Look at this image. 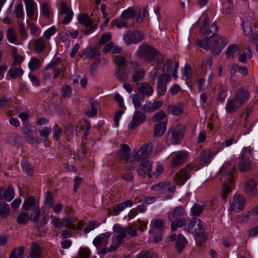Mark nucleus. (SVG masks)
<instances>
[{"instance_id":"1","label":"nucleus","mask_w":258,"mask_h":258,"mask_svg":"<svg viewBox=\"0 0 258 258\" xmlns=\"http://www.w3.org/2000/svg\"><path fill=\"white\" fill-rule=\"evenodd\" d=\"M235 170L232 162H228L221 167L220 172L225 176L223 178V184L222 187V198L226 200L228 195L231 191V188L233 182V175Z\"/></svg>"},{"instance_id":"2","label":"nucleus","mask_w":258,"mask_h":258,"mask_svg":"<svg viewBox=\"0 0 258 258\" xmlns=\"http://www.w3.org/2000/svg\"><path fill=\"white\" fill-rule=\"evenodd\" d=\"M184 229L187 232L193 234L196 240L198 242H203L206 241L204 226L199 219L194 218L189 221Z\"/></svg>"},{"instance_id":"3","label":"nucleus","mask_w":258,"mask_h":258,"mask_svg":"<svg viewBox=\"0 0 258 258\" xmlns=\"http://www.w3.org/2000/svg\"><path fill=\"white\" fill-rule=\"evenodd\" d=\"M185 211L181 206L176 207L173 212L168 213V220L171 223V229L175 231L177 227H181L185 223Z\"/></svg>"},{"instance_id":"4","label":"nucleus","mask_w":258,"mask_h":258,"mask_svg":"<svg viewBox=\"0 0 258 258\" xmlns=\"http://www.w3.org/2000/svg\"><path fill=\"white\" fill-rule=\"evenodd\" d=\"M184 133V126L182 124H177L168 131L166 135V141L172 144H180Z\"/></svg>"},{"instance_id":"5","label":"nucleus","mask_w":258,"mask_h":258,"mask_svg":"<svg viewBox=\"0 0 258 258\" xmlns=\"http://www.w3.org/2000/svg\"><path fill=\"white\" fill-rule=\"evenodd\" d=\"M138 54L146 61L152 62L158 57L160 52L148 44H143L139 47Z\"/></svg>"},{"instance_id":"6","label":"nucleus","mask_w":258,"mask_h":258,"mask_svg":"<svg viewBox=\"0 0 258 258\" xmlns=\"http://www.w3.org/2000/svg\"><path fill=\"white\" fill-rule=\"evenodd\" d=\"M144 38V35L138 31H126L123 35V40L127 45L137 43Z\"/></svg>"},{"instance_id":"7","label":"nucleus","mask_w":258,"mask_h":258,"mask_svg":"<svg viewBox=\"0 0 258 258\" xmlns=\"http://www.w3.org/2000/svg\"><path fill=\"white\" fill-rule=\"evenodd\" d=\"M235 163L237 164V168L240 172H249L252 169L250 160L245 156L244 152L236 159Z\"/></svg>"},{"instance_id":"8","label":"nucleus","mask_w":258,"mask_h":258,"mask_svg":"<svg viewBox=\"0 0 258 258\" xmlns=\"http://www.w3.org/2000/svg\"><path fill=\"white\" fill-rule=\"evenodd\" d=\"M152 150V147L150 144L144 145L138 151H134L132 152V161H138L140 159H144L148 156Z\"/></svg>"},{"instance_id":"9","label":"nucleus","mask_w":258,"mask_h":258,"mask_svg":"<svg viewBox=\"0 0 258 258\" xmlns=\"http://www.w3.org/2000/svg\"><path fill=\"white\" fill-rule=\"evenodd\" d=\"M209 20L208 17H205L204 19L202 26L200 28L201 32L205 35H209L211 34L214 36L218 31V28L216 22L212 24L211 26L208 28Z\"/></svg>"},{"instance_id":"10","label":"nucleus","mask_w":258,"mask_h":258,"mask_svg":"<svg viewBox=\"0 0 258 258\" xmlns=\"http://www.w3.org/2000/svg\"><path fill=\"white\" fill-rule=\"evenodd\" d=\"M191 168L189 166H186L185 168L176 173L174 180L177 184H183L186 180L190 176Z\"/></svg>"},{"instance_id":"11","label":"nucleus","mask_w":258,"mask_h":258,"mask_svg":"<svg viewBox=\"0 0 258 258\" xmlns=\"http://www.w3.org/2000/svg\"><path fill=\"white\" fill-rule=\"evenodd\" d=\"M136 88L138 90V93L142 95V101L144 99L145 97H150L153 94V88L150 84L146 82L137 84Z\"/></svg>"},{"instance_id":"12","label":"nucleus","mask_w":258,"mask_h":258,"mask_svg":"<svg viewBox=\"0 0 258 258\" xmlns=\"http://www.w3.org/2000/svg\"><path fill=\"white\" fill-rule=\"evenodd\" d=\"M146 116L142 112L136 111L135 112L132 120L128 124L129 129L133 130L140 124L143 123L146 120Z\"/></svg>"},{"instance_id":"13","label":"nucleus","mask_w":258,"mask_h":258,"mask_svg":"<svg viewBox=\"0 0 258 258\" xmlns=\"http://www.w3.org/2000/svg\"><path fill=\"white\" fill-rule=\"evenodd\" d=\"M249 98V93L248 91L240 88L237 90L233 99L242 107L248 100Z\"/></svg>"},{"instance_id":"14","label":"nucleus","mask_w":258,"mask_h":258,"mask_svg":"<svg viewBox=\"0 0 258 258\" xmlns=\"http://www.w3.org/2000/svg\"><path fill=\"white\" fill-rule=\"evenodd\" d=\"M23 136L26 141L32 145H38L40 143L39 138H34L32 135L31 126L30 124L26 125L22 129Z\"/></svg>"},{"instance_id":"15","label":"nucleus","mask_w":258,"mask_h":258,"mask_svg":"<svg viewBox=\"0 0 258 258\" xmlns=\"http://www.w3.org/2000/svg\"><path fill=\"white\" fill-rule=\"evenodd\" d=\"M245 205L243 197L241 195H235L231 204L230 209L232 211L238 212L241 211Z\"/></svg>"},{"instance_id":"16","label":"nucleus","mask_w":258,"mask_h":258,"mask_svg":"<svg viewBox=\"0 0 258 258\" xmlns=\"http://www.w3.org/2000/svg\"><path fill=\"white\" fill-rule=\"evenodd\" d=\"M110 235V232L100 234L93 240V244L97 247L105 246L108 243Z\"/></svg>"},{"instance_id":"17","label":"nucleus","mask_w":258,"mask_h":258,"mask_svg":"<svg viewBox=\"0 0 258 258\" xmlns=\"http://www.w3.org/2000/svg\"><path fill=\"white\" fill-rule=\"evenodd\" d=\"M215 154L211 150H203L200 155V163L203 165L208 164Z\"/></svg>"},{"instance_id":"18","label":"nucleus","mask_w":258,"mask_h":258,"mask_svg":"<svg viewBox=\"0 0 258 258\" xmlns=\"http://www.w3.org/2000/svg\"><path fill=\"white\" fill-rule=\"evenodd\" d=\"M257 182L254 179L249 178L245 183V191L250 196H253L257 192Z\"/></svg>"},{"instance_id":"19","label":"nucleus","mask_w":258,"mask_h":258,"mask_svg":"<svg viewBox=\"0 0 258 258\" xmlns=\"http://www.w3.org/2000/svg\"><path fill=\"white\" fill-rule=\"evenodd\" d=\"M187 157L188 155L186 152L180 151L174 158L172 163V166H178L185 163L187 160Z\"/></svg>"},{"instance_id":"20","label":"nucleus","mask_w":258,"mask_h":258,"mask_svg":"<svg viewBox=\"0 0 258 258\" xmlns=\"http://www.w3.org/2000/svg\"><path fill=\"white\" fill-rule=\"evenodd\" d=\"M162 105L163 101H157L153 103L149 102L145 104L142 108V109L145 112H153L160 108Z\"/></svg>"},{"instance_id":"21","label":"nucleus","mask_w":258,"mask_h":258,"mask_svg":"<svg viewBox=\"0 0 258 258\" xmlns=\"http://www.w3.org/2000/svg\"><path fill=\"white\" fill-rule=\"evenodd\" d=\"M152 165V163L146 160H142L139 165L137 169V173L139 175L143 176L145 175L147 173L149 175V170Z\"/></svg>"},{"instance_id":"22","label":"nucleus","mask_w":258,"mask_h":258,"mask_svg":"<svg viewBox=\"0 0 258 258\" xmlns=\"http://www.w3.org/2000/svg\"><path fill=\"white\" fill-rule=\"evenodd\" d=\"M240 105L233 99V98L228 99L225 105V110L227 113H233L241 108Z\"/></svg>"},{"instance_id":"23","label":"nucleus","mask_w":258,"mask_h":258,"mask_svg":"<svg viewBox=\"0 0 258 258\" xmlns=\"http://www.w3.org/2000/svg\"><path fill=\"white\" fill-rule=\"evenodd\" d=\"M164 224V221L161 219L152 220L151 222V229L149 233L154 235L156 233V229L158 230L159 232H161Z\"/></svg>"},{"instance_id":"24","label":"nucleus","mask_w":258,"mask_h":258,"mask_svg":"<svg viewBox=\"0 0 258 258\" xmlns=\"http://www.w3.org/2000/svg\"><path fill=\"white\" fill-rule=\"evenodd\" d=\"M167 127V121H160L154 126V137H160L163 135L166 131Z\"/></svg>"},{"instance_id":"25","label":"nucleus","mask_w":258,"mask_h":258,"mask_svg":"<svg viewBox=\"0 0 258 258\" xmlns=\"http://www.w3.org/2000/svg\"><path fill=\"white\" fill-rule=\"evenodd\" d=\"M121 154L120 157L124 159L125 163H134L135 161H132V155L130 156V148L126 144H122L121 149L119 151Z\"/></svg>"},{"instance_id":"26","label":"nucleus","mask_w":258,"mask_h":258,"mask_svg":"<svg viewBox=\"0 0 258 258\" xmlns=\"http://www.w3.org/2000/svg\"><path fill=\"white\" fill-rule=\"evenodd\" d=\"M40 11L42 16L45 18L50 19L52 17L53 12L49 3H42L40 6Z\"/></svg>"},{"instance_id":"27","label":"nucleus","mask_w":258,"mask_h":258,"mask_svg":"<svg viewBox=\"0 0 258 258\" xmlns=\"http://www.w3.org/2000/svg\"><path fill=\"white\" fill-rule=\"evenodd\" d=\"M163 171V168L161 164L157 163L154 167L152 164L149 172V177L150 178L157 177L162 173Z\"/></svg>"},{"instance_id":"28","label":"nucleus","mask_w":258,"mask_h":258,"mask_svg":"<svg viewBox=\"0 0 258 258\" xmlns=\"http://www.w3.org/2000/svg\"><path fill=\"white\" fill-rule=\"evenodd\" d=\"M175 243V248L177 249L178 252L180 253L182 251L185 246L187 243V241L183 235L181 234H179Z\"/></svg>"},{"instance_id":"29","label":"nucleus","mask_w":258,"mask_h":258,"mask_svg":"<svg viewBox=\"0 0 258 258\" xmlns=\"http://www.w3.org/2000/svg\"><path fill=\"white\" fill-rule=\"evenodd\" d=\"M217 90V99L220 102H222L226 97L227 87L222 84H219L216 87Z\"/></svg>"},{"instance_id":"30","label":"nucleus","mask_w":258,"mask_h":258,"mask_svg":"<svg viewBox=\"0 0 258 258\" xmlns=\"http://www.w3.org/2000/svg\"><path fill=\"white\" fill-rule=\"evenodd\" d=\"M36 206H38L37 202H36L35 198L31 196L28 197L25 200L23 203V208L24 209V210L28 211L30 208H34Z\"/></svg>"},{"instance_id":"31","label":"nucleus","mask_w":258,"mask_h":258,"mask_svg":"<svg viewBox=\"0 0 258 258\" xmlns=\"http://www.w3.org/2000/svg\"><path fill=\"white\" fill-rule=\"evenodd\" d=\"M23 73L24 72L20 67H11L9 70L10 77L13 79L21 78Z\"/></svg>"},{"instance_id":"32","label":"nucleus","mask_w":258,"mask_h":258,"mask_svg":"<svg viewBox=\"0 0 258 258\" xmlns=\"http://www.w3.org/2000/svg\"><path fill=\"white\" fill-rule=\"evenodd\" d=\"M26 10L28 17L31 18L34 15L35 3L33 0H25Z\"/></svg>"},{"instance_id":"33","label":"nucleus","mask_w":258,"mask_h":258,"mask_svg":"<svg viewBox=\"0 0 258 258\" xmlns=\"http://www.w3.org/2000/svg\"><path fill=\"white\" fill-rule=\"evenodd\" d=\"M121 50L120 47L112 43L105 45L103 49L104 52H112L113 53H120Z\"/></svg>"},{"instance_id":"34","label":"nucleus","mask_w":258,"mask_h":258,"mask_svg":"<svg viewBox=\"0 0 258 258\" xmlns=\"http://www.w3.org/2000/svg\"><path fill=\"white\" fill-rule=\"evenodd\" d=\"M62 221L63 222H64L63 226L66 228L72 230H75L76 228V225L74 224L76 221V219L74 217L69 216L63 218Z\"/></svg>"},{"instance_id":"35","label":"nucleus","mask_w":258,"mask_h":258,"mask_svg":"<svg viewBox=\"0 0 258 258\" xmlns=\"http://www.w3.org/2000/svg\"><path fill=\"white\" fill-rule=\"evenodd\" d=\"M90 108L87 112V115L89 117H93L97 114L98 108V104L96 101L91 99L89 102Z\"/></svg>"},{"instance_id":"36","label":"nucleus","mask_w":258,"mask_h":258,"mask_svg":"<svg viewBox=\"0 0 258 258\" xmlns=\"http://www.w3.org/2000/svg\"><path fill=\"white\" fill-rule=\"evenodd\" d=\"M24 252L23 246L16 247L11 251L10 258H22Z\"/></svg>"},{"instance_id":"37","label":"nucleus","mask_w":258,"mask_h":258,"mask_svg":"<svg viewBox=\"0 0 258 258\" xmlns=\"http://www.w3.org/2000/svg\"><path fill=\"white\" fill-rule=\"evenodd\" d=\"M10 213L9 205L4 202H0V215L3 218L7 217Z\"/></svg>"},{"instance_id":"38","label":"nucleus","mask_w":258,"mask_h":258,"mask_svg":"<svg viewBox=\"0 0 258 258\" xmlns=\"http://www.w3.org/2000/svg\"><path fill=\"white\" fill-rule=\"evenodd\" d=\"M158 186L159 187V189L164 191L173 192L175 189V186L174 184H171L169 182L160 183L159 184Z\"/></svg>"},{"instance_id":"39","label":"nucleus","mask_w":258,"mask_h":258,"mask_svg":"<svg viewBox=\"0 0 258 258\" xmlns=\"http://www.w3.org/2000/svg\"><path fill=\"white\" fill-rule=\"evenodd\" d=\"M145 71L143 70H138L133 75L132 80L136 84H140L139 81H142L145 77Z\"/></svg>"},{"instance_id":"40","label":"nucleus","mask_w":258,"mask_h":258,"mask_svg":"<svg viewBox=\"0 0 258 258\" xmlns=\"http://www.w3.org/2000/svg\"><path fill=\"white\" fill-rule=\"evenodd\" d=\"M31 255L33 258H38L41 254L40 246L35 243L32 244L30 249Z\"/></svg>"},{"instance_id":"41","label":"nucleus","mask_w":258,"mask_h":258,"mask_svg":"<svg viewBox=\"0 0 258 258\" xmlns=\"http://www.w3.org/2000/svg\"><path fill=\"white\" fill-rule=\"evenodd\" d=\"M205 208L204 205L195 204L191 208V212L193 216H199L202 213Z\"/></svg>"},{"instance_id":"42","label":"nucleus","mask_w":258,"mask_h":258,"mask_svg":"<svg viewBox=\"0 0 258 258\" xmlns=\"http://www.w3.org/2000/svg\"><path fill=\"white\" fill-rule=\"evenodd\" d=\"M97 53L98 52L96 50L92 47H87L83 51V53L81 56L82 57L83 55H84L85 58L90 59L92 57H95Z\"/></svg>"},{"instance_id":"43","label":"nucleus","mask_w":258,"mask_h":258,"mask_svg":"<svg viewBox=\"0 0 258 258\" xmlns=\"http://www.w3.org/2000/svg\"><path fill=\"white\" fill-rule=\"evenodd\" d=\"M168 111L175 115H178L183 111V109L181 106L172 104L168 107Z\"/></svg>"},{"instance_id":"44","label":"nucleus","mask_w":258,"mask_h":258,"mask_svg":"<svg viewBox=\"0 0 258 258\" xmlns=\"http://www.w3.org/2000/svg\"><path fill=\"white\" fill-rule=\"evenodd\" d=\"M15 196L14 188L11 186H9L4 192V199L8 202H10Z\"/></svg>"},{"instance_id":"45","label":"nucleus","mask_w":258,"mask_h":258,"mask_svg":"<svg viewBox=\"0 0 258 258\" xmlns=\"http://www.w3.org/2000/svg\"><path fill=\"white\" fill-rule=\"evenodd\" d=\"M51 132V129L49 127H44L39 131L41 138L39 139L40 143L45 142L48 139L49 135Z\"/></svg>"},{"instance_id":"46","label":"nucleus","mask_w":258,"mask_h":258,"mask_svg":"<svg viewBox=\"0 0 258 258\" xmlns=\"http://www.w3.org/2000/svg\"><path fill=\"white\" fill-rule=\"evenodd\" d=\"M30 219L29 214L26 212H23L17 217V222L19 224H26Z\"/></svg>"},{"instance_id":"47","label":"nucleus","mask_w":258,"mask_h":258,"mask_svg":"<svg viewBox=\"0 0 258 258\" xmlns=\"http://www.w3.org/2000/svg\"><path fill=\"white\" fill-rule=\"evenodd\" d=\"M33 214L31 215V220L34 223H37L41 216V210L39 206L33 208Z\"/></svg>"},{"instance_id":"48","label":"nucleus","mask_w":258,"mask_h":258,"mask_svg":"<svg viewBox=\"0 0 258 258\" xmlns=\"http://www.w3.org/2000/svg\"><path fill=\"white\" fill-rule=\"evenodd\" d=\"M23 170L29 176H32L33 173V167L27 161H23L22 163Z\"/></svg>"},{"instance_id":"49","label":"nucleus","mask_w":258,"mask_h":258,"mask_svg":"<svg viewBox=\"0 0 258 258\" xmlns=\"http://www.w3.org/2000/svg\"><path fill=\"white\" fill-rule=\"evenodd\" d=\"M7 38L10 42L15 43L17 40L16 31L12 28L8 29L7 32Z\"/></svg>"},{"instance_id":"50","label":"nucleus","mask_w":258,"mask_h":258,"mask_svg":"<svg viewBox=\"0 0 258 258\" xmlns=\"http://www.w3.org/2000/svg\"><path fill=\"white\" fill-rule=\"evenodd\" d=\"M45 47L44 40L42 38H39L35 44V50L37 53L42 52Z\"/></svg>"},{"instance_id":"51","label":"nucleus","mask_w":258,"mask_h":258,"mask_svg":"<svg viewBox=\"0 0 258 258\" xmlns=\"http://www.w3.org/2000/svg\"><path fill=\"white\" fill-rule=\"evenodd\" d=\"M118 233V234L116 237L117 242L115 244V246H113L112 247V249H116L117 248L119 247L120 244L122 243L123 239L126 236V230Z\"/></svg>"},{"instance_id":"52","label":"nucleus","mask_w":258,"mask_h":258,"mask_svg":"<svg viewBox=\"0 0 258 258\" xmlns=\"http://www.w3.org/2000/svg\"><path fill=\"white\" fill-rule=\"evenodd\" d=\"M166 116L167 115L164 111L161 110L153 115L152 120L155 122H160V121L165 118Z\"/></svg>"},{"instance_id":"53","label":"nucleus","mask_w":258,"mask_h":258,"mask_svg":"<svg viewBox=\"0 0 258 258\" xmlns=\"http://www.w3.org/2000/svg\"><path fill=\"white\" fill-rule=\"evenodd\" d=\"M135 14V10L133 8H129L122 12L121 17L126 20L133 18Z\"/></svg>"},{"instance_id":"54","label":"nucleus","mask_w":258,"mask_h":258,"mask_svg":"<svg viewBox=\"0 0 258 258\" xmlns=\"http://www.w3.org/2000/svg\"><path fill=\"white\" fill-rule=\"evenodd\" d=\"M40 64V61L38 58L32 57L29 63V67L31 70H36L39 67Z\"/></svg>"},{"instance_id":"55","label":"nucleus","mask_w":258,"mask_h":258,"mask_svg":"<svg viewBox=\"0 0 258 258\" xmlns=\"http://www.w3.org/2000/svg\"><path fill=\"white\" fill-rule=\"evenodd\" d=\"M45 197V203L49 208H50V207L54 204L52 192L49 191H47Z\"/></svg>"},{"instance_id":"56","label":"nucleus","mask_w":258,"mask_h":258,"mask_svg":"<svg viewBox=\"0 0 258 258\" xmlns=\"http://www.w3.org/2000/svg\"><path fill=\"white\" fill-rule=\"evenodd\" d=\"M20 139L21 137L17 135L16 134L11 133L8 136L7 141L11 145H16Z\"/></svg>"},{"instance_id":"57","label":"nucleus","mask_w":258,"mask_h":258,"mask_svg":"<svg viewBox=\"0 0 258 258\" xmlns=\"http://www.w3.org/2000/svg\"><path fill=\"white\" fill-rule=\"evenodd\" d=\"M62 134V130L58 124H55L53 127V136L55 140H58Z\"/></svg>"},{"instance_id":"58","label":"nucleus","mask_w":258,"mask_h":258,"mask_svg":"<svg viewBox=\"0 0 258 258\" xmlns=\"http://www.w3.org/2000/svg\"><path fill=\"white\" fill-rule=\"evenodd\" d=\"M192 74L191 67L188 64H185L182 71V76L185 78V80L189 78Z\"/></svg>"},{"instance_id":"59","label":"nucleus","mask_w":258,"mask_h":258,"mask_svg":"<svg viewBox=\"0 0 258 258\" xmlns=\"http://www.w3.org/2000/svg\"><path fill=\"white\" fill-rule=\"evenodd\" d=\"M137 258H158V256L154 253H151L148 251H143L137 255Z\"/></svg>"},{"instance_id":"60","label":"nucleus","mask_w":258,"mask_h":258,"mask_svg":"<svg viewBox=\"0 0 258 258\" xmlns=\"http://www.w3.org/2000/svg\"><path fill=\"white\" fill-rule=\"evenodd\" d=\"M238 50V46L237 44H234L230 45L228 47L226 52V54L228 57L233 58L234 53Z\"/></svg>"},{"instance_id":"61","label":"nucleus","mask_w":258,"mask_h":258,"mask_svg":"<svg viewBox=\"0 0 258 258\" xmlns=\"http://www.w3.org/2000/svg\"><path fill=\"white\" fill-rule=\"evenodd\" d=\"M242 27L245 34L249 36L252 34V28L250 24L247 21H243Z\"/></svg>"},{"instance_id":"62","label":"nucleus","mask_w":258,"mask_h":258,"mask_svg":"<svg viewBox=\"0 0 258 258\" xmlns=\"http://www.w3.org/2000/svg\"><path fill=\"white\" fill-rule=\"evenodd\" d=\"M197 42L201 47L205 50H209L211 48V44L208 37L205 38L202 41L198 40Z\"/></svg>"},{"instance_id":"63","label":"nucleus","mask_w":258,"mask_h":258,"mask_svg":"<svg viewBox=\"0 0 258 258\" xmlns=\"http://www.w3.org/2000/svg\"><path fill=\"white\" fill-rule=\"evenodd\" d=\"M15 14L17 18L20 19L24 16V11L22 3L18 4L15 9Z\"/></svg>"},{"instance_id":"64","label":"nucleus","mask_w":258,"mask_h":258,"mask_svg":"<svg viewBox=\"0 0 258 258\" xmlns=\"http://www.w3.org/2000/svg\"><path fill=\"white\" fill-rule=\"evenodd\" d=\"M79 255L81 258H88L90 255V250L87 247L81 248Z\"/></svg>"}]
</instances>
